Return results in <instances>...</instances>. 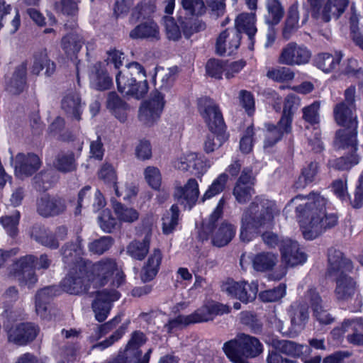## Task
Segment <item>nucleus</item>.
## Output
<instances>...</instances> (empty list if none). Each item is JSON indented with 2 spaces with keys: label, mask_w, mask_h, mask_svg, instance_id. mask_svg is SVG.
Returning a JSON list of instances; mask_svg holds the SVG:
<instances>
[{
  "label": "nucleus",
  "mask_w": 363,
  "mask_h": 363,
  "mask_svg": "<svg viewBox=\"0 0 363 363\" xmlns=\"http://www.w3.org/2000/svg\"><path fill=\"white\" fill-rule=\"evenodd\" d=\"M277 262V255L270 252L257 253L252 259L253 269L257 272H262L272 270Z\"/></svg>",
  "instance_id": "36"
},
{
  "label": "nucleus",
  "mask_w": 363,
  "mask_h": 363,
  "mask_svg": "<svg viewBox=\"0 0 363 363\" xmlns=\"http://www.w3.org/2000/svg\"><path fill=\"white\" fill-rule=\"evenodd\" d=\"M160 35L159 27L153 21H147L139 24L130 33V37L133 39L147 38L158 40Z\"/></svg>",
  "instance_id": "35"
},
{
  "label": "nucleus",
  "mask_w": 363,
  "mask_h": 363,
  "mask_svg": "<svg viewBox=\"0 0 363 363\" xmlns=\"http://www.w3.org/2000/svg\"><path fill=\"white\" fill-rule=\"evenodd\" d=\"M40 158L35 154H18L15 158V174L24 179L34 174L40 167Z\"/></svg>",
  "instance_id": "25"
},
{
  "label": "nucleus",
  "mask_w": 363,
  "mask_h": 363,
  "mask_svg": "<svg viewBox=\"0 0 363 363\" xmlns=\"http://www.w3.org/2000/svg\"><path fill=\"white\" fill-rule=\"evenodd\" d=\"M225 205L224 199H220L216 209L210 216L208 220L203 223L199 237L201 240L211 238V242L214 246L220 247L226 245L235 235V229L228 223H222L220 226L216 225V222L223 214Z\"/></svg>",
  "instance_id": "6"
},
{
  "label": "nucleus",
  "mask_w": 363,
  "mask_h": 363,
  "mask_svg": "<svg viewBox=\"0 0 363 363\" xmlns=\"http://www.w3.org/2000/svg\"><path fill=\"white\" fill-rule=\"evenodd\" d=\"M319 172V165L315 162H311L303 169L301 176L296 184L297 188H303L306 184L312 183Z\"/></svg>",
  "instance_id": "49"
},
{
  "label": "nucleus",
  "mask_w": 363,
  "mask_h": 363,
  "mask_svg": "<svg viewBox=\"0 0 363 363\" xmlns=\"http://www.w3.org/2000/svg\"><path fill=\"white\" fill-rule=\"evenodd\" d=\"M144 177L147 183L154 189H159L162 183L160 169L153 166H148L144 170Z\"/></svg>",
  "instance_id": "58"
},
{
  "label": "nucleus",
  "mask_w": 363,
  "mask_h": 363,
  "mask_svg": "<svg viewBox=\"0 0 363 363\" xmlns=\"http://www.w3.org/2000/svg\"><path fill=\"white\" fill-rule=\"evenodd\" d=\"M118 90L124 96L137 99L143 98L148 91L146 73L143 67L137 62L126 65V69L120 72L116 77Z\"/></svg>",
  "instance_id": "4"
},
{
  "label": "nucleus",
  "mask_w": 363,
  "mask_h": 363,
  "mask_svg": "<svg viewBox=\"0 0 363 363\" xmlns=\"http://www.w3.org/2000/svg\"><path fill=\"white\" fill-rule=\"evenodd\" d=\"M357 129L339 130L335 135V145L337 149L345 151V153H357Z\"/></svg>",
  "instance_id": "30"
},
{
  "label": "nucleus",
  "mask_w": 363,
  "mask_h": 363,
  "mask_svg": "<svg viewBox=\"0 0 363 363\" xmlns=\"http://www.w3.org/2000/svg\"><path fill=\"white\" fill-rule=\"evenodd\" d=\"M292 204L296 206L300 228L304 238L307 240L316 238L337 223L336 215L326 213V200L318 194L296 196L290 201L284 211Z\"/></svg>",
  "instance_id": "1"
},
{
  "label": "nucleus",
  "mask_w": 363,
  "mask_h": 363,
  "mask_svg": "<svg viewBox=\"0 0 363 363\" xmlns=\"http://www.w3.org/2000/svg\"><path fill=\"white\" fill-rule=\"evenodd\" d=\"M240 36L235 29H225L220 33L216 40V52L219 55H230L238 48Z\"/></svg>",
  "instance_id": "29"
},
{
  "label": "nucleus",
  "mask_w": 363,
  "mask_h": 363,
  "mask_svg": "<svg viewBox=\"0 0 363 363\" xmlns=\"http://www.w3.org/2000/svg\"><path fill=\"white\" fill-rule=\"evenodd\" d=\"M61 107L71 120L79 121L83 113L84 104L79 93L69 91L63 96Z\"/></svg>",
  "instance_id": "28"
},
{
  "label": "nucleus",
  "mask_w": 363,
  "mask_h": 363,
  "mask_svg": "<svg viewBox=\"0 0 363 363\" xmlns=\"http://www.w3.org/2000/svg\"><path fill=\"white\" fill-rule=\"evenodd\" d=\"M173 165L181 171H189L197 177L202 176L211 167L209 162L195 152H187L176 159Z\"/></svg>",
  "instance_id": "20"
},
{
  "label": "nucleus",
  "mask_w": 363,
  "mask_h": 363,
  "mask_svg": "<svg viewBox=\"0 0 363 363\" xmlns=\"http://www.w3.org/2000/svg\"><path fill=\"white\" fill-rule=\"evenodd\" d=\"M117 220L121 223H132L139 218L138 211L116 201H111Z\"/></svg>",
  "instance_id": "42"
},
{
  "label": "nucleus",
  "mask_w": 363,
  "mask_h": 363,
  "mask_svg": "<svg viewBox=\"0 0 363 363\" xmlns=\"http://www.w3.org/2000/svg\"><path fill=\"white\" fill-rule=\"evenodd\" d=\"M113 244V240L109 236H104L91 242L89 248L94 254L101 255L108 250Z\"/></svg>",
  "instance_id": "64"
},
{
  "label": "nucleus",
  "mask_w": 363,
  "mask_h": 363,
  "mask_svg": "<svg viewBox=\"0 0 363 363\" xmlns=\"http://www.w3.org/2000/svg\"><path fill=\"white\" fill-rule=\"evenodd\" d=\"M267 22L269 24H277L284 16V10L278 0H267Z\"/></svg>",
  "instance_id": "48"
},
{
  "label": "nucleus",
  "mask_w": 363,
  "mask_h": 363,
  "mask_svg": "<svg viewBox=\"0 0 363 363\" xmlns=\"http://www.w3.org/2000/svg\"><path fill=\"white\" fill-rule=\"evenodd\" d=\"M43 69L47 76L52 75L55 70V65L49 59L46 50H41L34 55L32 72L35 74H39Z\"/></svg>",
  "instance_id": "39"
},
{
  "label": "nucleus",
  "mask_w": 363,
  "mask_h": 363,
  "mask_svg": "<svg viewBox=\"0 0 363 363\" xmlns=\"http://www.w3.org/2000/svg\"><path fill=\"white\" fill-rule=\"evenodd\" d=\"M328 274L336 281V298L340 301L351 299L357 291L356 281L348 275L352 269L351 261L345 258L340 251L330 249L328 252Z\"/></svg>",
  "instance_id": "3"
},
{
  "label": "nucleus",
  "mask_w": 363,
  "mask_h": 363,
  "mask_svg": "<svg viewBox=\"0 0 363 363\" xmlns=\"http://www.w3.org/2000/svg\"><path fill=\"white\" fill-rule=\"evenodd\" d=\"M345 155L334 161L333 165L335 169L347 170L359 162L357 153H345Z\"/></svg>",
  "instance_id": "60"
},
{
  "label": "nucleus",
  "mask_w": 363,
  "mask_h": 363,
  "mask_svg": "<svg viewBox=\"0 0 363 363\" xmlns=\"http://www.w3.org/2000/svg\"><path fill=\"white\" fill-rule=\"evenodd\" d=\"M165 105L164 94L157 90L153 91L148 100L141 104L138 118L147 126L152 125L157 122Z\"/></svg>",
  "instance_id": "15"
},
{
  "label": "nucleus",
  "mask_w": 363,
  "mask_h": 363,
  "mask_svg": "<svg viewBox=\"0 0 363 363\" xmlns=\"http://www.w3.org/2000/svg\"><path fill=\"white\" fill-rule=\"evenodd\" d=\"M342 55L340 52L330 54L327 52L320 53L315 57L317 67L325 73L335 71L339 66Z\"/></svg>",
  "instance_id": "38"
},
{
  "label": "nucleus",
  "mask_w": 363,
  "mask_h": 363,
  "mask_svg": "<svg viewBox=\"0 0 363 363\" xmlns=\"http://www.w3.org/2000/svg\"><path fill=\"white\" fill-rule=\"evenodd\" d=\"M289 315L294 328L303 329L309 318L307 306L301 302L293 303L290 306Z\"/></svg>",
  "instance_id": "37"
},
{
  "label": "nucleus",
  "mask_w": 363,
  "mask_h": 363,
  "mask_svg": "<svg viewBox=\"0 0 363 363\" xmlns=\"http://www.w3.org/2000/svg\"><path fill=\"white\" fill-rule=\"evenodd\" d=\"M228 179V176L225 173L218 175L203 194V201L211 199L222 192L225 189Z\"/></svg>",
  "instance_id": "53"
},
{
  "label": "nucleus",
  "mask_w": 363,
  "mask_h": 363,
  "mask_svg": "<svg viewBox=\"0 0 363 363\" xmlns=\"http://www.w3.org/2000/svg\"><path fill=\"white\" fill-rule=\"evenodd\" d=\"M66 208L65 199L59 196H44L37 201V211L43 217L58 216L63 213Z\"/></svg>",
  "instance_id": "26"
},
{
  "label": "nucleus",
  "mask_w": 363,
  "mask_h": 363,
  "mask_svg": "<svg viewBox=\"0 0 363 363\" xmlns=\"http://www.w3.org/2000/svg\"><path fill=\"white\" fill-rule=\"evenodd\" d=\"M106 205V200L98 189L91 190L89 186H86L82 189L78 195V206L79 207H89L91 206L93 211H97L104 207Z\"/></svg>",
  "instance_id": "31"
},
{
  "label": "nucleus",
  "mask_w": 363,
  "mask_h": 363,
  "mask_svg": "<svg viewBox=\"0 0 363 363\" xmlns=\"http://www.w3.org/2000/svg\"><path fill=\"white\" fill-rule=\"evenodd\" d=\"M228 135L225 130H211L204 142V150L206 153H211L219 148L226 140Z\"/></svg>",
  "instance_id": "44"
},
{
  "label": "nucleus",
  "mask_w": 363,
  "mask_h": 363,
  "mask_svg": "<svg viewBox=\"0 0 363 363\" xmlns=\"http://www.w3.org/2000/svg\"><path fill=\"white\" fill-rule=\"evenodd\" d=\"M279 250L281 262L285 266L281 267L279 272L274 273V279L277 280H280L286 274L287 267L303 264L308 259L307 255L300 245L289 238L281 240Z\"/></svg>",
  "instance_id": "11"
},
{
  "label": "nucleus",
  "mask_w": 363,
  "mask_h": 363,
  "mask_svg": "<svg viewBox=\"0 0 363 363\" xmlns=\"http://www.w3.org/2000/svg\"><path fill=\"white\" fill-rule=\"evenodd\" d=\"M31 236L36 242L49 248L57 249L59 247V242L55 239V235L43 226H33Z\"/></svg>",
  "instance_id": "40"
},
{
  "label": "nucleus",
  "mask_w": 363,
  "mask_h": 363,
  "mask_svg": "<svg viewBox=\"0 0 363 363\" xmlns=\"http://www.w3.org/2000/svg\"><path fill=\"white\" fill-rule=\"evenodd\" d=\"M174 196L179 202L187 205L189 209L191 208L199 196L198 182L194 178H190L183 186H177Z\"/></svg>",
  "instance_id": "27"
},
{
  "label": "nucleus",
  "mask_w": 363,
  "mask_h": 363,
  "mask_svg": "<svg viewBox=\"0 0 363 363\" xmlns=\"http://www.w3.org/2000/svg\"><path fill=\"white\" fill-rule=\"evenodd\" d=\"M179 208L173 205L169 212H167L162 218V230L164 234L171 233L178 224Z\"/></svg>",
  "instance_id": "54"
},
{
  "label": "nucleus",
  "mask_w": 363,
  "mask_h": 363,
  "mask_svg": "<svg viewBox=\"0 0 363 363\" xmlns=\"http://www.w3.org/2000/svg\"><path fill=\"white\" fill-rule=\"evenodd\" d=\"M89 272L86 267L81 264L72 268L62 281V289L70 294L78 295L87 291L92 284L88 279Z\"/></svg>",
  "instance_id": "14"
},
{
  "label": "nucleus",
  "mask_w": 363,
  "mask_h": 363,
  "mask_svg": "<svg viewBox=\"0 0 363 363\" xmlns=\"http://www.w3.org/2000/svg\"><path fill=\"white\" fill-rule=\"evenodd\" d=\"M51 259L45 254L36 258L31 255L21 257L11 267L9 276L16 279L20 285L33 286L37 282V277L34 271V264L38 269H47L51 264Z\"/></svg>",
  "instance_id": "7"
},
{
  "label": "nucleus",
  "mask_w": 363,
  "mask_h": 363,
  "mask_svg": "<svg viewBox=\"0 0 363 363\" xmlns=\"http://www.w3.org/2000/svg\"><path fill=\"white\" fill-rule=\"evenodd\" d=\"M88 272V279L95 288L104 286L111 278L113 286L118 287L125 281L123 272L113 259L104 258L95 262Z\"/></svg>",
  "instance_id": "8"
},
{
  "label": "nucleus",
  "mask_w": 363,
  "mask_h": 363,
  "mask_svg": "<svg viewBox=\"0 0 363 363\" xmlns=\"http://www.w3.org/2000/svg\"><path fill=\"white\" fill-rule=\"evenodd\" d=\"M312 16L323 22L339 18L348 6L349 0H307Z\"/></svg>",
  "instance_id": "13"
},
{
  "label": "nucleus",
  "mask_w": 363,
  "mask_h": 363,
  "mask_svg": "<svg viewBox=\"0 0 363 363\" xmlns=\"http://www.w3.org/2000/svg\"><path fill=\"white\" fill-rule=\"evenodd\" d=\"M319 111L320 103L317 101L313 102L302 109L303 119L311 125L318 124L320 122Z\"/></svg>",
  "instance_id": "57"
},
{
  "label": "nucleus",
  "mask_w": 363,
  "mask_h": 363,
  "mask_svg": "<svg viewBox=\"0 0 363 363\" xmlns=\"http://www.w3.org/2000/svg\"><path fill=\"white\" fill-rule=\"evenodd\" d=\"M155 78L157 80L156 85L158 91H167L172 85L174 82V75L169 69L159 68L157 69Z\"/></svg>",
  "instance_id": "50"
},
{
  "label": "nucleus",
  "mask_w": 363,
  "mask_h": 363,
  "mask_svg": "<svg viewBox=\"0 0 363 363\" xmlns=\"http://www.w3.org/2000/svg\"><path fill=\"white\" fill-rule=\"evenodd\" d=\"M311 57V52L303 45L289 43L285 45L278 57V62L288 66L307 64Z\"/></svg>",
  "instance_id": "18"
},
{
  "label": "nucleus",
  "mask_w": 363,
  "mask_h": 363,
  "mask_svg": "<svg viewBox=\"0 0 363 363\" xmlns=\"http://www.w3.org/2000/svg\"><path fill=\"white\" fill-rule=\"evenodd\" d=\"M57 169L62 172H72L76 169L74 155L72 152L59 155L55 162Z\"/></svg>",
  "instance_id": "56"
},
{
  "label": "nucleus",
  "mask_w": 363,
  "mask_h": 363,
  "mask_svg": "<svg viewBox=\"0 0 363 363\" xmlns=\"http://www.w3.org/2000/svg\"><path fill=\"white\" fill-rule=\"evenodd\" d=\"M222 290L228 296L247 303L256 298L258 286L254 281L248 283L245 281H235L229 279L223 284Z\"/></svg>",
  "instance_id": "17"
},
{
  "label": "nucleus",
  "mask_w": 363,
  "mask_h": 363,
  "mask_svg": "<svg viewBox=\"0 0 363 363\" xmlns=\"http://www.w3.org/2000/svg\"><path fill=\"white\" fill-rule=\"evenodd\" d=\"M266 76L269 79L277 82H285L294 78V72L286 67H275L269 68Z\"/></svg>",
  "instance_id": "47"
},
{
  "label": "nucleus",
  "mask_w": 363,
  "mask_h": 363,
  "mask_svg": "<svg viewBox=\"0 0 363 363\" xmlns=\"http://www.w3.org/2000/svg\"><path fill=\"white\" fill-rule=\"evenodd\" d=\"M19 219L20 213L16 211L11 216H5L0 218V222L8 233L11 235H13L17 232Z\"/></svg>",
  "instance_id": "62"
},
{
  "label": "nucleus",
  "mask_w": 363,
  "mask_h": 363,
  "mask_svg": "<svg viewBox=\"0 0 363 363\" xmlns=\"http://www.w3.org/2000/svg\"><path fill=\"white\" fill-rule=\"evenodd\" d=\"M274 346L279 352L293 357L299 356L303 352L302 345H297L294 342L289 340H283L274 341Z\"/></svg>",
  "instance_id": "52"
},
{
  "label": "nucleus",
  "mask_w": 363,
  "mask_h": 363,
  "mask_svg": "<svg viewBox=\"0 0 363 363\" xmlns=\"http://www.w3.org/2000/svg\"><path fill=\"white\" fill-rule=\"evenodd\" d=\"M299 99L294 95H288L285 99L282 116L277 125H267L265 133L264 147L274 145L281 139L284 134L291 131V122L294 112L292 108L298 106Z\"/></svg>",
  "instance_id": "9"
},
{
  "label": "nucleus",
  "mask_w": 363,
  "mask_h": 363,
  "mask_svg": "<svg viewBox=\"0 0 363 363\" xmlns=\"http://www.w3.org/2000/svg\"><path fill=\"white\" fill-rule=\"evenodd\" d=\"M280 213L275 201L256 198L245 211L241 219L240 238L242 242H250L262 230L271 228L274 218Z\"/></svg>",
  "instance_id": "2"
},
{
  "label": "nucleus",
  "mask_w": 363,
  "mask_h": 363,
  "mask_svg": "<svg viewBox=\"0 0 363 363\" xmlns=\"http://www.w3.org/2000/svg\"><path fill=\"white\" fill-rule=\"evenodd\" d=\"M223 350L233 363H249L248 358L258 357L263 352V345L255 337L240 333L225 343Z\"/></svg>",
  "instance_id": "5"
},
{
  "label": "nucleus",
  "mask_w": 363,
  "mask_h": 363,
  "mask_svg": "<svg viewBox=\"0 0 363 363\" xmlns=\"http://www.w3.org/2000/svg\"><path fill=\"white\" fill-rule=\"evenodd\" d=\"M228 312L227 307L222 304H213L211 306H205L190 315L177 316L176 318L169 320L164 328L167 333H171L172 329L176 327L208 321L213 319L214 315H222Z\"/></svg>",
  "instance_id": "12"
},
{
  "label": "nucleus",
  "mask_w": 363,
  "mask_h": 363,
  "mask_svg": "<svg viewBox=\"0 0 363 363\" xmlns=\"http://www.w3.org/2000/svg\"><path fill=\"white\" fill-rule=\"evenodd\" d=\"M162 259V254L160 249L155 248L149 255L143 267L141 279L144 282L150 281L157 275Z\"/></svg>",
  "instance_id": "32"
},
{
  "label": "nucleus",
  "mask_w": 363,
  "mask_h": 363,
  "mask_svg": "<svg viewBox=\"0 0 363 363\" xmlns=\"http://www.w3.org/2000/svg\"><path fill=\"white\" fill-rule=\"evenodd\" d=\"M226 62L219 60H209L206 66L207 74L211 77L221 79L222 74L225 72Z\"/></svg>",
  "instance_id": "63"
},
{
  "label": "nucleus",
  "mask_w": 363,
  "mask_h": 363,
  "mask_svg": "<svg viewBox=\"0 0 363 363\" xmlns=\"http://www.w3.org/2000/svg\"><path fill=\"white\" fill-rule=\"evenodd\" d=\"M119 297L120 294L116 290L104 289L96 291L91 303L96 320L99 322L104 321L109 314L113 302L117 301Z\"/></svg>",
  "instance_id": "19"
},
{
  "label": "nucleus",
  "mask_w": 363,
  "mask_h": 363,
  "mask_svg": "<svg viewBox=\"0 0 363 363\" xmlns=\"http://www.w3.org/2000/svg\"><path fill=\"white\" fill-rule=\"evenodd\" d=\"M83 254V249L81 244V240L77 238L75 242H68L62 248V255L64 258L74 259L80 257Z\"/></svg>",
  "instance_id": "59"
},
{
  "label": "nucleus",
  "mask_w": 363,
  "mask_h": 363,
  "mask_svg": "<svg viewBox=\"0 0 363 363\" xmlns=\"http://www.w3.org/2000/svg\"><path fill=\"white\" fill-rule=\"evenodd\" d=\"M152 218L147 217L143 220L138 228V235H145L142 241L133 240L127 246L126 252L129 256L137 260H143L147 255L150 249L152 235Z\"/></svg>",
  "instance_id": "16"
},
{
  "label": "nucleus",
  "mask_w": 363,
  "mask_h": 363,
  "mask_svg": "<svg viewBox=\"0 0 363 363\" xmlns=\"http://www.w3.org/2000/svg\"><path fill=\"white\" fill-rule=\"evenodd\" d=\"M164 24L166 36L169 40L177 41L181 38V30L172 17L165 16L164 18Z\"/></svg>",
  "instance_id": "61"
},
{
  "label": "nucleus",
  "mask_w": 363,
  "mask_h": 363,
  "mask_svg": "<svg viewBox=\"0 0 363 363\" xmlns=\"http://www.w3.org/2000/svg\"><path fill=\"white\" fill-rule=\"evenodd\" d=\"M27 67L26 63H21L16 67L11 77L6 84L7 91L12 94H19L26 86Z\"/></svg>",
  "instance_id": "33"
},
{
  "label": "nucleus",
  "mask_w": 363,
  "mask_h": 363,
  "mask_svg": "<svg viewBox=\"0 0 363 363\" xmlns=\"http://www.w3.org/2000/svg\"><path fill=\"white\" fill-rule=\"evenodd\" d=\"M55 296V289L53 287H45L38 291L35 295V311L41 317H44L48 309V304L50 299Z\"/></svg>",
  "instance_id": "43"
},
{
  "label": "nucleus",
  "mask_w": 363,
  "mask_h": 363,
  "mask_svg": "<svg viewBox=\"0 0 363 363\" xmlns=\"http://www.w3.org/2000/svg\"><path fill=\"white\" fill-rule=\"evenodd\" d=\"M84 45L83 38L77 33H69L62 39V48L67 55L77 54Z\"/></svg>",
  "instance_id": "45"
},
{
  "label": "nucleus",
  "mask_w": 363,
  "mask_h": 363,
  "mask_svg": "<svg viewBox=\"0 0 363 363\" xmlns=\"http://www.w3.org/2000/svg\"><path fill=\"white\" fill-rule=\"evenodd\" d=\"M91 86L97 90L108 89L112 85V79L106 74V71L103 68L101 62H96L92 68L90 75Z\"/></svg>",
  "instance_id": "34"
},
{
  "label": "nucleus",
  "mask_w": 363,
  "mask_h": 363,
  "mask_svg": "<svg viewBox=\"0 0 363 363\" xmlns=\"http://www.w3.org/2000/svg\"><path fill=\"white\" fill-rule=\"evenodd\" d=\"M199 111L210 130L224 129L222 113L217 104L209 98L199 100Z\"/></svg>",
  "instance_id": "21"
},
{
  "label": "nucleus",
  "mask_w": 363,
  "mask_h": 363,
  "mask_svg": "<svg viewBox=\"0 0 363 363\" xmlns=\"http://www.w3.org/2000/svg\"><path fill=\"white\" fill-rule=\"evenodd\" d=\"M356 106H348L345 102H339L333 107V118L336 123L347 129H357L358 120Z\"/></svg>",
  "instance_id": "22"
},
{
  "label": "nucleus",
  "mask_w": 363,
  "mask_h": 363,
  "mask_svg": "<svg viewBox=\"0 0 363 363\" xmlns=\"http://www.w3.org/2000/svg\"><path fill=\"white\" fill-rule=\"evenodd\" d=\"M235 30L240 34L241 32L245 33L249 39L252 41V38L257 32L255 26V13H241L235 19Z\"/></svg>",
  "instance_id": "41"
},
{
  "label": "nucleus",
  "mask_w": 363,
  "mask_h": 363,
  "mask_svg": "<svg viewBox=\"0 0 363 363\" xmlns=\"http://www.w3.org/2000/svg\"><path fill=\"white\" fill-rule=\"evenodd\" d=\"M146 342V337L143 332L135 331L131 334L125 349L119 352L118 356L106 363H148L152 349L142 356L140 347Z\"/></svg>",
  "instance_id": "10"
},
{
  "label": "nucleus",
  "mask_w": 363,
  "mask_h": 363,
  "mask_svg": "<svg viewBox=\"0 0 363 363\" xmlns=\"http://www.w3.org/2000/svg\"><path fill=\"white\" fill-rule=\"evenodd\" d=\"M107 104L108 107L113 111L116 118L121 121L125 120L128 106L115 93H110L108 94Z\"/></svg>",
  "instance_id": "46"
},
{
  "label": "nucleus",
  "mask_w": 363,
  "mask_h": 363,
  "mask_svg": "<svg viewBox=\"0 0 363 363\" xmlns=\"http://www.w3.org/2000/svg\"><path fill=\"white\" fill-rule=\"evenodd\" d=\"M253 180L250 170L244 169L242 172L233 191V194L238 203H245L251 199L255 194Z\"/></svg>",
  "instance_id": "24"
},
{
  "label": "nucleus",
  "mask_w": 363,
  "mask_h": 363,
  "mask_svg": "<svg viewBox=\"0 0 363 363\" xmlns=\"http://www.w3.org/2000/svg\"><path fill=\"white\" fill-rule=\"evenodd\" d=\"M299 14L297 5H292L289 10L286 25L284 29V35L289 38V34L296 30L299 26Z\"/></svg>",
  "instance_id": "55"
},
{
  "label": "nucleus",
  "mask_w": 363,
  "mask_h": 363,
  "mask_svg": "<svg viewBox=\"0 0 363 363\" xmlns=\"http://www.w3.org/2000/svg\"><path fill=\"white\" fill-rule=\"evenodd\" d=\"M39 328L30 323H23L11 328L8 333L9 341L17 345H25L37 336Z\"/></svg>",
  "instance_id": "23"
},
{
  "label": "nucleus",
  "mask_w": 363,
  "mask_h": 363,
  "mask_svg": "<svg viewBox=\"0 0 363 363\" xmlns=\"http://www.w3.org/2000/svg\"><path fill=\"white\" fill-rule=\"evenodd\" d=\"M350 332L347 337L348 342L353 345H363V320L351 319Z\"/></svg>",
  "instance_id": "51"
}]
</instances>
